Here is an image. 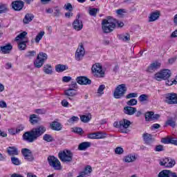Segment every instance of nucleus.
Masks as SVG:
<instances>
[{
    "mask_svg": "<svg viewBox=\"0 0 177 177\" xmlns=\"http://www.w3.org/2000/svg\"><path fill=\"white\" fill-rule=\"evenodd\" d=\"M73 152L70 150L63 151L59 153L58 157L62 162L68 164L73 161Z\"/></svg>",
    "mask_w": 177,
    "mask_h": 177,
    "instance_id": "obj_6",
    "label": "nucleus"
},
{
    "mask_svg": "<svg viewBox=\"0 0 177 177\" xmlns=\"http://www.w3.org/2000/svg\"><path fill=\"white\" fill-rule=\"evenodd\" d=\"M78 121H80V118H78L77 116H73L69 120H68V124H73L75 122H78Z\"/></svg>",
    "mask_w": 177,
    "mask_h": 177,
    "instance_id": "obj_46",
    "label": "nucleus"
},
{
    "mask_svg": "<svg viewBox=\"0 0 177 177\" xmlns=\"http://www.w3.org/2000/svg\"><path fill=\"white\" fill-rule=\"evenodd\" d=\"M37 55V51L35 50H29L26 52L25 54V57L27 59H32V57H35V56Z\"/></svg>",
    "mask_w": 177,
    "mask_h": 177,
    "instance_id": "obj_36",
    "label": "nucleus"
},
{
    "mask_svg": "<svg viewBox=\"0 0 177 177\" xmlns=\"http://www.w3.org/2000/svg\"><path fill=\"white\" fill-rule=\"evenodd\" d=\"M53 16L54 17H60L62 16V8L59 6H55L53 8Z\"/></svg>",
    "mask_w": 177,
    "mask_h": 177,
    "instance_id": "obj_35",
    "label": "nucleus"
},
{
    "mask_svg": "<svg viewBox=\"0 0 177 177\" xmlns=\"http://www.w3.org/2000/svg\"><path fill=\"white\" fill-rule=\"evenodd\" d=\"M104 138H106V133L102 132L95 133V139H104Z\"/></svg>",
    "mask_w": 177,
    "mask_h": 177,
    "instance_id": "obj_49",
    "label": "nucleus"
},
{
    "mask_svg": "<svg viewBox=\"0 0 177 177\" xmlns=\"http://www.w3.org/2000/svg\"><path fill=\"white\" fill-rule=\"evenodd\" d=\"M139 102L143 103V102H149V95L146 94L140 95L138 97Z\"/></svg>",
    "mask_w": 177,
    "mask_h": 177,
    "instance_id": "obj_40",
    "label": "nucleus"
},
{
    "mask_svg": "<svg viewBox=\"0 0 177 177\" xmlns=\"http://www.w3.org/2000/svg\"><path fill=\"white\" fill-rule=\"evenodd\" d=\"M80 17L81 15L78 14L76 16L75 20L73 23V27L76 31H81V30L84 28V24H82V21L80 19Z\"/></svg>",
    "mask_w": 177,
    "mask_h": 177,
    "instance_id": "obj_11",
    "label": "nucleus"
},
{
    "mask_svg": "<svg viewBox=\"0 0 177 177\" xmlns=\"http://www.w3.org/2000/svg\"><path fill=\"white\" fill-rule=\"evenodd\" d=\"M165 149H164V146L159 145H156L155 147V151H164Z\"/></svg>",
    "mask_w": 177,
    "mask_h": 177,
    "instance_id": "obj_54",
    "label": "nucleus"
},
{
    "mask_svg": "<svg viewBox=\"0 0 177 177\" xmlns=\"http://www.w3.org/2000/svg\"><path fill=\"white\" fill-rule=\"evenodd\" d=\"M161 125H160V124H153L152 126H151V129H158V128H160Z\"/></svg>",
    "mask_w": 177,
    "mask_h": 177,
    "instance_id": "obj_64",
    "label": "nucleus"
},
{
    "mask_svg": "<svg viewBox=\"0 0 177 177\" xmlns=\"http://www.w3.org/2000/svg\"><path fill=\"white\" fill-rule=\"evenodd\" d=\"M160 17V12L156 11L151 13L150 16L149 17V23H151V21H156Z\"/></svg>",
    "mask_w": 177,
    "mask_h": 177,
    "instance_id": "obj_24",
    "label": "nucleus"
},
{
    "mask_svg": "<svg viewBox=\"0 0 177 177\" xmlns=\"http://www.w3.org/2000/svg\"><path fill=\"white\" fill-rule=\"evenodd\" d=\"M127 91H128L127 84H122L118 85L113 92V97H115V99H121L122 97H124L125 93H127Z\"/></svg>",
    "mask_w": 177,
    "mask_h": 177,
    "instance_id": "obj_3",
    "label": "nucleus"
},
{
    "mask_svg": "<svg viewBox=\"0 0 177 177\" xmlns=\"http://www.w3.org/2000/svg\"><path fill=\"white\" fill-rule=\"evenodd\" d=\"M43 140L50 143V142H53L55 140V138H53V136L50 134H44L43 136Z\"/></svg>",
    "mask_w": 177,
    "mask_h": 177,
    "instance_id": "obj_37",
    "label": "nucleus"
},
{
    "mask_svg": "<svg viewBox=\"0 0 177 177\" xmlns=\"http://www.w3.org/2000/svg\"><path fill=\"white\" fill-rule=\"evenodd\" d=\"M85 56V48H84V45H80L76 50L75 54V57L77 62H80Z\"/></svg>",
    "mask_w": 177,
    "mask_h": 177,
    "instance_id": "obj_13",
    "label": "nucleus"
},
{
    "mask_svg": "<svg viewBox=\"0 0 177 177\" xmlns=\"http://www.w3.org/2000/svg\"><path fill=\"white\" fill-rule=\"evenodd\" d=\"M104 89H106V86L104 84H101L98 87V89L97 91V93L102 96L104 93Z\"/></svg>",
    "mask_w": 177,
    "mask_h": 177,
    "instance_id": "obj_43",
    "label": "nucleus"
},
{
    "mask_svg": "<svg viewBox=\"0 0 177 177\" xmlns=\"http://www.w3.org/2000/svg\"><path fill=\"white\" fill-rule=\"evenodd\" d=\"M159 164L160 165H161V167H166V168H172V167L175 165L176 162L174 159L166 158L165 159H163L162 161H160Z\"/></svg>",
    "mask_w": 177,
    "mask_h": 177,
    "instance_id": "obj_12",
    "label": "nucleus"
},
{
    "mask_svg": "<svg viewBox=\"0 0 177 177\" xmlns=\"http://www.w3.org/2000/svg\"><path fill=\"white\" fill-rule=\"evenodd\" d=\"M131 124H132L131 121L127 119H123L119 122H114L113 127L115 128H119L120 129H121V128L127 129L131 127Z\"/></svg>",
    "mask_w": 177,
    "mask_h": 177,
    "instance_id": "obj_10",
    "label": "nucleus"
},
{
    "mask_svg": "<svg viewBox=\"0 0 177 177\" xmlns=\"http://www.w3.org/2000/svg\"><path fill=\"white\" fill-rule=\"evenodd\" d=\"M47 160L50 167H52V168L56 171H60V169H62L60 160H59L57 158L55 157V156H49Z\"/></svg>",
    "mask_w": 177,
    "mask_h": 177,
    "instance_id": "obj_7",
    "label": "nucleus"
},
{
    "mask_svg": "<svg viewBox=\"0 0 177 177\" xmlns=\"http://www.w3.org/2000/svg\"><path fill=\"white\" fill-rule=\"evenodd\" d=\"M176 85V80H167L166 82V85H168L169 86H171V85Z\"/></svg>",
    "mask_w": 177,
    "mask_h": 177,
    "instance_id": "obj_56",
    "label": "nucleus"
},
{
    "mask_svg": "<svg viewBox=\"0 0 177 177\" xmlns=\"http://www.w3.org/2000/svg\"><path fill=\"white\" fill-rule=\"evenodd\" d=\"M91 71L94 74V77H104V72H103L102 67L100 64L97 63L93 64L91 68Z\"/></svg>",
    "mask_w": 177,
    "mask_h": 177,
    "instance_id": "obj_9",
    "label": "nucleus"
},
{
    "mask_svg": "<svg viewBox=\"0 0 177 177\" xmlns=\"http://www.w3.org/2000/svg\"><path fill=\"white\" fill-rule=\"evenodd\" d=\"M12 8L14 10L20 12V10H23V8H24V2L21 0L12 1Z\"/></svg>",
    "mask_w": 177,
    "mask_h": 177,
    "instance_id": "obj_15",
    "label": "nucleus"
},
{
    "mask_svg": "<svg viewBox=\"0 0 177 177\" xmlns=\"http://www.w3.org/2000/svg\"><path fill=\"white\" fill-rule=\"evenodd\" d=\"M118 38L120 39V41H124V42H127V41H131V35H129L128 33H126L125 35H118Z\"/></svg>",
    "mask_w": 177,
    "mask_h": 177,
    "instance_id": "obj_31",
    "label": "nucleus"
},
{
    "mask_svg": "<svg viewBox=\"0 0 177 177\" xmlns=\"http://www.w3.org/2000/svg\"><path fill=\"white\" fill-rule=\"evenodd\" d=\"M88 139H96V133H90L88 135Z\"/></svg>",
    "mask_w": 177,
    "mask_h": 177,
    "instance_id": "obj_63",
    "label": "nucleus"
},
{
    "mask_svg": "<svg viewBox=\"0 0 177 177\" xmlns=\"http://www.w3.org/2000/svg\"><path fill=\"white\" fill-rule=\"evenodd\" d=\"M46 60H48V55L44 52H41L37 55L36 59L34 61V66L35 68H41L45 64Z\"/></svg>",
    "mask_w": 177,
    "mask_h": 177,
    "instance_id": "obj_4",
    "label": "nucleus"
},
{
    "mask_svg": "<svg viewBox=\"0 0 177 177\" xmlns=\"http://www.w3.org/2000/svg\"><path fill=\"white\" fill-rule=\"evenodd\" d=\"M153 111H149V112H147L145 113V121H153Z\"/></svg>",
    "mask_w": 177,
    "mask_h": 177,
    "instance_id": "obj_41",
    "label": "nucleus"
},
{
    "mask_svg": "<svg viewBox=\"0 0 177 177\" xmlns=\"http://www.w3.org/2000/svg\"><path fill=\"white\" fill-rule=\"evenodd\" d=\"M11 162L13 165H21V161L15 156L11 157Z\"/></svg>",
    "mask_w": 177,
    "mask_h": 177,
    "instance_id": "obj_42",
    "label": "nucleus"
},
{
    "mask_svg": "<svg viewBox=\"0 0 177 177\" xmlns=\"http://www.w3.org/2000/svg\"><path fill=\"white\" fill-rule=\"evenodd\" d=\"M50 128L52 131H62L63 128L62 124L59 122L53 121L50 124Z\"/></svg>",
    "mask_w": 177,
    "mask_h": 177,
    "instance_id": "obj_20",
    "label": "nucleus"
},
{
    "mask_svg": "<svg viewBox=\"0 0 177 177\" xmlns=\"http://www.w3.org/2000/svg\"><path fill=\"white\" fill-rule=\"evenodd\" d=\"M74 16V13L68 11V12L65 13V17H67V19H71Z\"/></svg>",
    "mask_w": 177,
    "mask_h": 177,
    "instance_id": "obj_61",
    "label": "nucleus"
},
{
    "mask_svg": "<svg viewBox=\"0 0 177 177\" xmlns=\"http://www.w3.org/2000/svg\"><path fill=\"white\" fill-rule=\"evenodd\" d=\"M27 41H20L18 44V48L19 50H26V48H27Z\"/></svg>",
    "mask_w": 177,
    "mask_h": 177,
    "instance_id": "obj_39",
    "label": "nucleus"
},
{
    "mask_svg": "<svg viewBox=\"0 0 177 177\" xmlns=\"http://www.w3.org/2000/svg\"><path fill=\"white\" fill-rule=\"evenodd\" d=\"M29 121L32 125H35V124H38L41 121V118L38 115L32 114L30 116Z\"/></svg>",
    "mask_w": 177,
    "mask_h": 177,
    "instance_id": "obj_26",
    "label": "nucleus"
},
{
    "mask_svg": "<svg viewBox=\"0 0 177 177\" xmlns=\"http://www.w3.org/2000/svg\"><path fill=\"white\" fill-rule=\"evenodd\" d=\"M160 67H161V64L159 62H153L148 66L147 71V73H153L156 70L160 68Z\"/></svg>",
    "mask_w": 177,
    "mask_h": 177,
    "instance_id": "obj_19",
    "label": "nucleus"
},
{
    "mask_svg": "<svg viewBox=\"0 0 177 177\" xmlns=\"http://www.w3.org/2000/svg\"><path fill=\"white\" fill-rule=\"evenodd\" d=\"M97 13H99V8H95L92 7L88 8V15L93 17H96Z\"/></svg>",
    "mask_w": 177,
    "mask_h": 177,
    "instance_id": "obj_34",
    "label": "nucleus"
},
{
    "mask_svg": "<svg viewBox=\"0 0 177 177\" xmlns=\"http://www.w3.org/2000/svg\"><path fill=\"white\" fill-rule=\"evenodd\" d=\"M115 153L116 154H122L124 153V149L121 147H118L115 149Z\"/></svg>",
    "mask_w": 177,
    "mask_h": 177,
    "instance_id": "obj_52",
    "label": "nucleus"
},
{
    "mask_svg": "<svg viewBox=\"0 0 177 177\" xmlns=\"http://www.w3.org/2000/svg\"><path fill=\"white\" fill-rule=\"evenodd\" d=\"M171 74L169 69H162L154 75V78L156 81H167Z\"/></svg>",
    "mask_w": 177,
    "mask_h": 177,
    "instance_id": "obj_5",
    "label": "nucleus"
},
{
    "mask_svg": "<svg viewBox=\"0 0 177 177\" xmlns=\"http://www.w3.org/2000/svg\"><path fill=\"white\" fill-rule=\"evenodd\" d=\"M82 172H85L86 175H88V174H91L92 172V167L87 165L84 171Z\"/></svg>",
    "mask_w": 177,
    "mask_h": 177,
    "instance_id": "obj_55",
    "label": "nucleus"
},
{
    "mask_svg": "<svg viewBox=\"0 0 177 177\" xmlns=\"http://www.w3.org/2000/svg\"><path fill=\"white\" fill-rule=\"evenodd\" d=\"M8 12V6L6 4H0V15Z\"/></svg>",
    "mask_w": 177,
    "mask_h": 177,
    "instance_id": "obj_47",
    "label": "nucleus"
},
{
    "mask_svg": "<svg viewBox=\"0 0 177 177\" xmlns=\"http://www.w3.org/2000/svg\"><path fill=\"white\" fill-rule=\"evenodd\" d=\"M142 138L145 145H151L154 142V138H153V136L148 133H144L142 135Z\"/></svg>",
    "mask_w": 177,
    "mask_h": 177,
    "instance_id": "obj_18",
    "label": "nucleus"
},
{
    "mask_svg": "<svg viewBox=\"0 0 177 177\" xmlns=\"http://www.w3.org/2000/svg\"><path fill=\"white\" fill-rule=\"evenodd\" d=\"M45 35V32L44 31H41L39 32L35 39V41L36 42V44H39V41H41V39H42V37Z\"/></svg>",
    "mask_w": 177,
    "mask_h": 177,
    "instance_id": "obj_38",
    "label": "nucleus"
},
{
    "mask_svg": "<svg viewBox=\"0 0 177 177\" xmlns=\"http://www.w3.org/2000/svg\"><path fill=\"white\" fill-rule=\"evenodd\" d=\"M166 125H169L170 127H171L172 128H175L176 124L175 122V120H174L172 118H169V120H167V121L166 122Z\"/></svg>",
    "mask_w": 177,
    "mask_h": 177,
    "instance_id": "obj_48",
    "label": "nucleus"
},
{
    "mask_svg": "<svg viewBox=\"0 0 177 177\" xmlns=\"http://www.w3.org/2000/svg\"><path fill=\"white\" fill-rule=\"evenodd\" d=\"M63 82H70L71 81V77L70 76H64L62 77Z\"/></svg>",
    "mask_w": 177,
    "mask_h": 177,
    "instance_id": "obj_59",
    "label": "nucleus"
},
{
    "mask_svg": "<svg viewBox=\"0 0 177 177\" xmlns=\"http://www.w3.org/2000/svg\"><path fill=\"white\" fill-rule=\"evenodd\" d=\"M73 132L75 133H82V128L81 127H75L73 129Z\"/></svg>",
    "mask_w": 177,
    "mask_h": 177,
    "instance_id": "obj_58",
    "label": "nucleus"
},
{
    "mask_svg": "<svg viewBox=\"0 0 177 177\" xmlns=\"http://www.w3.org/2000/svg\"><path fill=\"white\" fill-rule=\"evenodd\" d=\"M35 113L37 114H45L46 113V110H45V109H36Z\"/></svg>",
    "mask_w": 177,
    "mask_h": 177,
    "instance_id": "obj_60",
    "label": "nucleus"
},
{
    "mask_svg": "<svg viewBox=\"0 0 177 177\" xmlns=\"http://www.w3.org/2000/svg\"><path fill=\"white\" fill-rule=\"evenodd\" d=\"M17 133L21 132V131H24V125L19 124L16 129Z\"/></svg>",
    "mask_w": 177,
    "mask_h": 177,
    "instance_id": "obj_57",
    "label": "nucleus"
},
{
    "mask_svg": "<svg viewBox=\"0 0 177 177\" xmlns=\"http://www.w3.org/2000/svg\"><path fill=\"white\" fill-rule=\"evenodd\" d=\"M27 35V32L24 31L15 37V41H19V39H24Z\"/></svg>",
    "mask_w": 177,
    "mask_h": 177,
    "instance_id": "obj_44",
    "label": "nucleus"
},
{
    "mask_svg": "<svg viewBox=\"0 0 177 177\" xmlns=\"http://www.w3.org/2000/svg\"><path fill=\"white\" fill-rule=\"evenodd\" d=\"M80 120L82 122L86 124V122H89V121L92 120V115L91 113H88V115H82L80 116Z\"/></svg>",
    "mask_w": 177,
    "mask_h": 177,
    "instance_id": "obj_33",
    "label": "nucleus"
},
{
    "mask_svg": "<svg viewBox=\"0 0 177 177\" xmlns=\"http://www.w3.org/2000/svg\"><path fill=\"white\" fill-rule=\"evenodd\" d=\"M136 111V107H132V106H125L124 108V114H127V115H133Z\"/></svg>",
    "mask_w": 177,
    "mask_h": 177,
    "instance_id": "obj_21",
    "label": "nucleus"
},
{
    "mask_svg": "<svg viewBox=\"0 0 177 177\" xmlns=\"http://www.w3.org/2000/svg\"><path fill=\"white\" fill-rule=\"evenodd\" d=\"M165 102L167 104H177V93H167L165 95Z\"/></svg>",
    "mask_w": 177,
    "mask_h": 177,
    "instance_id": "obj_8",
    "label": "nucleus"
},
{
    "mask_svg": "<svg viewBox=\"0 0 177 177\" xmlns=\"http://www.w3.org/2000/svg\"><path fill=\"white\" fill-rule=\"evenodd\" d=\"M172 174L171 170H162L158 174V177H171Z\"/></svg>",
    "mask_w": 177,
    "mask_h": 177,
    "instance_id": "obj_30",
    "label": "nucleus"
},
{
    "mask_svg": "<svg viewBox=\"0 0 177 177\" xmlns=\"http://www.w3.org/2000/svg\"><path fill=\"white\" fill-rule=\"evenodd\" d=\"M64 8L65 9V10H68V12H71L72 10H73V5H71V3H70L65 4Z\"/></svg>",
    "mask_w": 177,
    "mask_h": 177,
    "instance_id": "obj_50",
    "label": "nucleus"
},
{
    "mask_svg": "<svg viewBox=\"0 0 177 177\" xmlns=\"http://www.w3.org/2000/svg\"><path fill=\"white\" fill-rule=\"evenodd\" d=\"M0 107L1 109H6L8 107V105L6 104V102L5 101H0Z\"/></svg>",
    "mask_w": 177,
    "mask_h": 177,
    "instance_id": "obj_62",
    "label": "nucleus"
},
{
    "mask_svg": "<svg viewBox=\"0 0 177 177\" xmlns=\"http://www.w3.org/2000/svg\"><path fill=\"white\" fill-rule=\"evenodd\" d=\"M66 70H68L67 65L57 64L55 66V71H57V73H63V71H66Z\"/></svg>",
    "mask_w": 177,
    "mask_h": 177,
    "instance_id": "obj_29",
    "label": "nucleus"
},
{
    "mask_svg": "<svg viewBox=\"0 0 177 177\" xmlns=\"http://www.w3.org/2000/svg\"><path fill=\"white\" fill-rule=\"evenodd\" d=\"M76 82L79 85H91V84H92V80L85 76L77 77Z\"/></svg>",
    "mask_w": 177,
    "mask_h": 177,
    "instance_id": "obj_16",
    "label": "nucleus"
},
{
    "mask_svg": "<svg viewBox=\"0 0 177 177\" xmlns=\"http://www.w3.org/2000/svg\"><path fill=\"white\" fill-rule=\"evenodd\" d=\"M64 93L69 100L74 101V96H77V93L75 89L69 88L65 90Z\"/></svg>",
    "mask_w": 177,
    "mask_h": 177,
    "instance_id": "obj_17",
    "label": "nucleus"
},
{
    "mask_svg": "<svg viewBox=\"0 0 177 177\" xmlns=\"http://www.w3.org/2000/svg\"><path fill=\"white\" fill-rule=\"evenodd\" d=\"M70 86L69 88H71V89H75V91L76 89H78V85L77 84V82L75 81H72L71 84H70Z\"/></svg>",
    "mask_w": 177,
    "mask_h": 177,
    "instance_id": "obj_53",
    "label": "nucleus"
},
{
    "mask_svg": "<svg viewBox=\"0 0 177 177\" xmlns=\"http://www.w3.org/2000/svg\"><path fill=\"white\" fill-rule=\"evenodd\" d=\"M89 147H91L90 142H83L79 145L78 150H80V151H84L86 150V149H89Z\"/></svg>",
    "mask_w": 177,
    "mask_h": 177,
    "instance_id": "obj_25",
    "label": "nucleus"
},
{
    "mask_svg": "<svg viewBox=\"0 0 177 177\" xmlns=\"http://www.w3.org/2000/svg\"><path fill=\"white\" fill-rule=\"evenodd\" d=\"M0 49L2 53L6 54V53H9L11 51V50L13 49V46H11L10 44H8L6 46H1Z\"/></svg>",
    "mask_w": 177,
    "mask_h": 177,
    "instance_id": "obj_28",
    "label": "nucleus"
},
{
    "mask_svg": "<svg viewBox=\"0 0 177 177\" xmlns=\"http://www.w3.org/2000/svg\"><path fill=\"white\" fill-rule=\"evenodd\" d=\"M21 153L26 161H34V156H32L31 150L24 148L21 149Z\"/></svg>",
    "mask_w": 177,
    "mask_h": 177,
    "instance_id": "obj_14",
    "label": "nucleus"
},
{
    "mask_svg": "<svg viewBox=\"0 0 177 177\" xmlns=\"http://www.w3.org/2000/svg\"><path fill=\"white\" fill-rule=\"evenodd\" d=\"M127 106H136L138 104V100L132 98L127 102Z\"/></svg>",
    "mask_w": 177,
    "mask_h": 177,
    "instance_id": "obj_45",
    "label": "nucleus"
},
{
    "mask_svg": "<svg viewBox=\"0 0 177 177\" xmlns=\"http://www.w3.org/2000/svg\"><path fill=\"white\" fill-rule=\"evenodd\" d=\"M136 160V156L133 154H129L124 157V162H133V161Z\"/></svg>",
    "mask_w": 177,
    "mask_h": 177,
    "instance_id": "obj_32",
    "label": "nucleus"
},
{
    "mask_svg": "<svg viewBox=\"0 0 177 177\" xmlns=\"http://www.w3.org/2000/svg\"><path fill=\"white\" fill-rule=\"evenodd\" d=\"M133 97H138L137 93H130L126 95V99H132Z\"/></svg>",
    "mask_w": 177,
    "mask_h": 177,
    "instance_id": "obj_51",
    "label": "nucleus"
},
{
    "mask_svg": "<svg viewBox=\"0 0 177 177\" xmlns=\"http://www.w3.org/2000/svg\"><path fill=\"white\" fill-rule=\"evenodd\" d=\"M8 156H19V150L16 147H8L7 148Z\"/></svg>",
    "mask_w": 177,
    "mask_h": 177,
    "instance_id": "obj_22",
    "label": "nucleus"
},
{
    "mask_svg": "<svg viewBox=\"0 0 177 177\" xmlns=\"http://www.w3.org/2000/svg\"><path fill=\"white\" fill-rule=\"evenodd\" d=\"M115 27L118 28L124 27V22L118 21L112 17H107L102 21V28L104 34H109L113 32L115 29Z\"/></svg>",
    "mask_w": 177,
    "mask_h": 177,
    "instance_id": "obj_2",
    "label": "nucleus"
},
{
    "mask_svg": "<svg viewBox=\"0 0 177 177\" xmlns=\"http://www.w3.org/2000/svg\"><path fill=\"white\" fill-rule=\"evenodd\" d=\"M32 20H34V15L32 13H27L23 19V23L24 24H28L31 23Z\"/></svg>",
    "mask_w": 177,
    "mask_h": 177,
    "instance_id": "obj_23",
    "label": "nucleus"
},
{
    "mask_svg": "<svg viewBox=\"0 0 177 177\" xmlns=\"http://www.w3.org/2000/svg\"><path fill=\"white\" fill-rule=\"evenodd\" d=\"M45 132H46V127L44 125L37 126L29 131H26L22 136V139L25 142H27V143H34V142L38 140V138H41Z\"/></svg>",
    "mask_w": 177,
    "mask_h": 177,
    "instance_id": "obj_1",
    "label": "nucleus"
},
{
    "mask_svg": "<svg viewBox=\"0 0 177 177\" xmlns=\"http://www.w3.org/2000/svg\"><path fill=\"white\" fill-rule=\"evenodd\" d=\"M43 71L45 74H48L49 75H52L53 73V68H52V65L49 64H46L44 66Z\"/></svg>",
    "mask_w": 177,
    "mask_h": 177,
    "instance_id": "obj_27",
    "label": "nucleus"
}]
</instances>
